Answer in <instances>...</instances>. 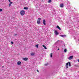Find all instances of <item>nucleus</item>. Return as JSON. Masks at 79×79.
<instances>
[{
    "label": "nucleus",
    "mask_w": 79,
    "mask_h": 79,
    "mask_svg": "<svg viewBox=\"0 0 79 79\" xmlns=\"http://www.w3.org/2000/svg\"><path fill=\"white\" fill-rule=\"evenodd\" d=\"M52 56H53V54L52 53H51L50 54L51 58H52Z\"/></svg>",
    "instance_id": "nucleus-14"
},
{
    "label": "nucleus",
    "mask_w": 79,
    "mask_h": 79,
    "mask_svg": "<svg viewBox=\"0 0 79 79\" xmlns=\"http://www.w3.org/2000/svg\"><path fill=\"white\" fill-rule=\"evenodd\" d=\"M51 0H49L48 1V3H50V2H51Z\"/></svg>",
    "instance_id": "nucleus-18"
},
{
    "label": "nucleus",
    "mask_w": 79,
    "mask_h": 79,
    "mask_svg": "<svg viewBox=\"0 0 79 79\" xmlns=\"http://www.w3.org/2000/svg\"><path fill=\"white\" fill-rule=\"evenodd\" d=\"M67 52V49H64V52L65 53H66Z\"/></svg>",
    "instance_id": "nucleus-16"
},
{
    "label": "nucleus",
    "mask_w": 79,
    "mask_h": 79,
    "mask_svg": "<svg viewBox=\"0 0 79 79\" xmlns=\"http://www.w3.org/2000/svg\"><path fill=\"white\" fill-rule=\"evenodd\" d=\"M23 60H24V61H27L28 60V58L27 57H25L23 58Z\"/></svg>",
    "instance_id": "nucleus-8"
},
{
    "label": "nucleus",
    "mask_w": 79,
    "mask_h": 79,
    "mask_svg": "<svg viewBox=\"0 0 79 79\" xmlns=\"http://www.w3.org/2000/svg\"><path fill=\"white\" fill-rule=\"evenodd\" d=\"M18 65H21V61H19L17 62Z\"/></svg>",
    "instance_id": "nucleus-6"
},
{
    "label": "nucleus",
    "mask_w": 79,
    "mask_h": 79,
    "mask_svg": "<svg viewBox=\"0 0 79 79\" xmlns=\"http://www.w3.org/2000/svg\"><path fill=\"white\" fill-rule=\"evenodd\" d=\"M20 13V15L21 16H24V15H25V14L26 13L25 11H24V10H21Z\"/></svg>",
    "instance_id": "nucleus-1"
},
{
    "label": "nucleus",
    "mask_w": 79,
    "mask_h": 79,
    "mask_svg": "<svg viewBox=\"0 0 79 79\" xmlns=\"http://www.w3.org/2000/svg\"><path fill=\"white\" fill-rule=\"evenodd\" d=\"M64 6V5H63V4L61 3L60 4V7L61 8H63Z\"/></svg>",
    "instance_id": "nucleus-9"
},
{
    "label": "nucleus",
    "mask_w": 79,
    "mask_h": 79,
    "mask_svg": "<svg viewBox=\"0 0 79 79\" xmlns=\"http://www.w3.org/2000/svg\"><path fill=\"white\" fill-rule=\"evenodd\" d=\"M9 2H11V0H9Z\"/></svg>",
    "instance_id": "nucleus-24"
},
{
    "label": "nucleus",
    "mask_w": 79,
    "mask_h": 79,
    "mask_svg": "<svg viewBox=\"0 0 79 79\" xmlns=\"http://www.w3.org/2000/svg\"><path fill=\"white\" fill-rule=\"evenodd\" d=\"M9 7H10V6H11V4L10 3L9 4Z\"/></svg>",
    "instance_id": "nucleus-19"
},
{
    "label": "nucleus",
    "mask_w": 79,
    "mask_h": 79,
    "mask_svg": "<svg viewBox=\"0 0 79 79\" xmlns=\"http://www.w3.org/2000/svg\"><path fill=\"white\" fill-rule=\"evenodd\" d=\"M60 50V48H58V50Z\"/></svg>",
    "instance_id": "nucleus-28"
},
{
    "label": "nucleus",
    "mask_w": 79,
    "mask_h": 79,
    "mask_svg": "<svg viewBox=\"0 0 79 79\" xmlns=\"http://www.w3.org/2000/svg\"><path fill=\"white\" fill-rule=\"evenodd\" d=\"M2 68H4V66H2Z\"/></svg>",
    "instance_id": "nucleus-29"
},
{
    "label": "nucleus",
    "mask_w": 79,
    "mask_h": 79,
    "mask_svg": "<svg viewBox=\"0 0 79 79\" xmlns=\"http://www.w3.org/2000/svg\"><path fill=\"white\" fill-rule=\"evenodd\" d=\"M60 36L61 37H66V36L65 35H60Z\"/></svg>",
    "instance_id": "nucleus-12"
},
{
    "label": "nucleus",
    "mask_w": 79,
    "mask_h": 79,
    "mask_svg": "<svg viewBox=\"0 0 79 79\" xmlns=\"http://www.w3.org/2000/svg\"><path fill=\"white\" fill-rule=\"evenodd\" d=\"M37 72H38V73H39V70H37Z\"/></svg>",
    "instance_id": "nucleus-23"
},
{
    "label": "nucleus",
    "mask_w": 79,
    "mask_h": 79,
    "mask_svg": "<svg viewBox=\"0 0 79 79\" xmlns=\"http://www.w3.org/2000/svg\"><path fill=\"white\" fill-rule=\"evenodd\" d=\"M54 33L56 35H58V33L56 30L55 31Z\"/></svg>",
    "instance_id": "nucleus-7"
},
{
    "label": "nucleus",
    "mask_w": 79,
    "mask_h": 79,
    "mask_svg": "<svg viewBox=\"0 0 79 79\" xmlns=\"http://www.w3.org/2000/svg\"><path fill=\"white\" fill-rule=\"evenodd\" d=\"M45 22H46L45 20L44 19L43 20V23L44 25V26H45V25H46V23H45Z\"/></svg>",
    "instance_id": "nucleus-5"
},
{
    "label": "nucleus",
    "mask_w": 79,
    "mask_h": 79,
    "mask_svg": "<svg viewBox=\"0 0 79 79\" xmlns=\"http://www.w3.org/2000/svg\"><path fill=\"white\" fill-rule=\"evenodd\" d=\"M56 28H58V29H59V30L61 31V28H60V27H59V26H56Z\"/></svg>",
    "instance_id": "nucleus-10"
},
{
    "label": "nucleus",
    "mask_w": 79,
    "mask_h": 79,
    "mask_svg": "<svg viewBox=\"0 0 79 79\" xmlns=\"http://www.w3.org/2000/svg\"><path fill=\"white\" fill-rule=\"evenodd\" d=\"M45 66H47V64H45Z\"/></svg>",
    "instance_id": "nucleus-26"
},
{
    "label": "nucleus",
    "mask_w": 79,
    "mask_h": 79,
    "mask_svg": "<svg viewBox=\"0 0 79 79\" xmlns=\"http://www.w3.org/2000/svg\"><path fill=\"white\" fill-rule=\"evenodd\" d=\"M68 64L69 66H71V63H70V62H68V63H66L65 65L66 69H68Z\"/></svg>",
    "instance_id": "nucleus-2"
},
{
    "label": "nucleus",
    "mask_w": 79,
    "mask_h": 79,
    "mask_svg": "<svg viewBox=\"0 0 79 79\" xmlns=\"http://www.w3.org/2000/svg\"><path fill=\"white\" fill-rule=\"evenodd\" d=\"M42 46H43V47H44V49H47V48L46 47V46H45L44 45H43Z\"/></svg>",
    "instance_id": "nucleus-11"
},
{
    "label": "nucleus",
    "mask_w": 79,
    "mask_h": 79,
    "mask_svg": "<svg viewBox=\"0 0 79 79\" xmlns=\"http://www.w3.org/2000/svg\"><path fill=\"white\" fill-rule=\"evenodd\" d=\"M23 9H24V10H28V7H24Z\"/></svg>",
    "instance_id": "nucleus-15"
},
{
    "label": "nucleus",
    "mask_w": 79,
    "mask_h": 79,
    "mask_svg": "<svg viewBox=\"0 0 79 79\" xmlns=\"http://www.w3.org/2000/svg\"><path fill=\"white\" fill-rule=\"evenodd\" d=\"M10 4H12V3H13V2H10Z\"/></svg>",
    "instance_id": "nucleus-22"
},
{
    "label": "nucleus",
    "mask_w": 79,
    "mask_h": 79,
    "mask_svg": "<svg viewBox=\"0 0 79 79\" xmlns=\"http://www.w3.org/2000/svg\"><path fill=\"white\" fill-rule=\"evenodd\" d=\"M40 20H41V18H38V19L37 23V24H40Z\"/></svg>",
    "instance_id": "nucleus-3"
},
{
    "label": "nucleus",
    "mask_w": 79,
    "mask_h": 79,
    "mask_svg": "<svg viewBox=\"0 0 79 79\" xmlns=\"http://www.w3.org/2000/svg\"><path fill=\"white\" fill-rule=\"evenodd\" d=\"M0 11H2V9H0Z\"/></svg>",
    "instance_id": "nucleus-20"
},
{
    "label": "nucleus",
    "mask_w": 79,
    "mask_h": 79,
    "mask_svg": "<svg viewBox=\"0 0 79 79\" xmlns=\"http://www.w3.org/2000/svg\"><path fill=\"white\" fill-rule=\"evenodd\" d=\"M73 56H69V60H72V59H73Z\"/></svg>",
    "instance_id": "nucleus-4"
},
{
    "label": "nucleus",
    "mask_w": 79,
    "mask_h": 79,
    "mask_svg": "<svg viewBox=\"0 0 79 79\" xmlns=\"http://www.w3.org/2000/svg\"><path fill=\"white\" fill-rule=\"evenodd\" d=\"M57 42H59V40H58V41H57Z\"/></svg>",
    "instance_id": "nucleus-30"
},
{
    "label": "nucleus",
    "mask_w": 79,
    "mask_h": 79,
    "mask_svg": "<svg viewBox=\"0 0 79 79\" xmlns=\"http://www.w3.org/2000/svg\"><path fill=\"white\" fill-rule=\"evenodd\" d=\"M34 55H35V53H31V56H34Z\"/></svg>",
    "instance_id": "nucleus-13"
},
{
    "label": "nucleus",
    "mask_w": 79,
    "mask_h": 79,
    "mask_svg": "<svg viewBox=\"0 0 79 79\" xmlns=\"http://www.w3.org/2000/svg\"><path fill=\"white\" fill-rule=\"evenodd\" d=\"M14 35H15V36H16V35H17V34H15Z\"/></svg>",
    "instance_id": "nucleus-21"
},
{
    "label": "nucleus",
    "mask_w": 79,
    "mask_h": 79,
    "mask_svg": "<svg viewBox=\"0 0 79 79\" xmlns=\"http://www.w3.org/2000/svg\"><path fill=\"white\" fill-rule=\"evenodd\" d=\"M35 47H36L37 48H39V44L35 45Z\"/></svg>",
    "instance_id": "nucleus-17"
},
{
    "label": "nucleus",
    "mask_w": 79,
    "mask_h": 79,
    "mask_svg": "<svg viewBox=\"0 0 79 79\" xmlns=\"http://www.w3.org/2000/svg\"><path fill=\"white\" fill-rule=\"evenodd\" d=\"M77 61H78V62H79V59L78 60H77Z\"/></svg>",
    "instance_id": "nucleus-27"
},
{
    "label": "nucleus",
    "mask_w": 79,
    "mask_h": 79,
    "mask_svg": "<svg viewBox=\"0 0 79 79\" xmlns=\"http://www.w3.org/2000/svg\"><path fill=\"white\" fill-rule=\"evenodd\" d=\"M11 44H13V42H11Z\"/></svg>",
    "instance_id": "nucleus-25"
}]
</instances>
